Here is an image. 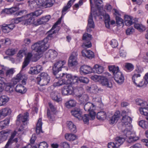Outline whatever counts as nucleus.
Here are the masks:
<instances>
[{"mask_svg":"<svg viewBox=\"0 0 148 148\" xmlns=\"http://www.w3.org/2000/svg\"><path fill=\"white\" fill-rule=\"evenodd\" d=\"M48 41V38H46L32 46V50L36 52L35 54L36 59L33 60L34 62H36L39 58L40 55L49 47Z\"/></svg>","mask_w":148,"mask_h":148,"instance_id":"1","label":"nucleus"},{"mask_svg":"<svg viewBox=\"0 0 148 148\" xmlns=\"http://www.w3.org/2000/svg\"><path fill=\"white\" fill-rule=\"evenodd\" d=\"M141 71L139 68H137L134 71L132 76V80L135 86L138 87L142 88L144 85V83L140 77V74Z\"/></svg>","mask_w":148,"mask_h":148,"instance_id":"2","label":"nucleus"},{"mask_svg":"<svg viewBox=\"0 0 148 148\" xmlns=\"http://www.w3.org/2000/svg\"><path fill=\"white\" fill-rule=\"evenodd\" d=\"M123 134L126 136V141L128 143H132L139 140V137L134 132H132L128 129H125L123 132Z\"/></svg>","mask_w":148,"mask_h":148,"instance_id":"3","label":"nucleus"},{"mask_svg":"<svg viewBox=\"0 0 148 148\" xmlns=\"http://www.w3.org/2000/svg\"><path fill=\"white\" fill-rule=\"evenodd\" d=\"M50 78L49 76L46 73L42 72L40 74V77L36 78L37 82L40 86L47 85L49 82Z\"/></svg>","mask_w":148,"mask_h":148,"instance_id":"4","label":"nucleus"},{"mask_svg":"<svg viewBox=\"0 0 148 148\" xmlns=\"http://www.w3.org/2000/svg\"><path fill=\"white\" fill-rule=\"evenodd\" d=\"M95 107L93 104L90 102L87 103L84 106V109L86 111L90 112L89 114L91 120L94 119L96 115V113L93 111L95 108Z\"/></svg>","mask_w":148,"mask_h":148,"instance_id":"5","label":"nucleus"},{"mask_svg":"<svg viewBox=\"0 0 148 148\" xmlns=\"http://www.w3.org/2000/svg\"><path fill=\"white\" fill-rule=\"evenodd\" d=\"M24 127L23 126H21L18 129L17 132L16 131H14V132L12 134L10 138L8 141L5 146V148H10L9 147V145L12 143V139L15 137L16 134L17 133L18 135L20 136L23 134L24 132Z\"/></svg>","mask_w":148,"mask_h":148,"instance_id":"6","label":"nucleus"},{"mask_svg":"<svg viewBox=\"0 0 148 148\" xmlns=\"http://www.w3.org/2000/svg\"><path fill=\"white\" fill-rule=\"evenodd\" d=\"M45 0H35L31 1L29 5L32 9L36 8H44Z\"/></svg>","mask_w":148,"mask_h":148,"instance_id":"7","label":"nucleus"},{"mask_svg":"<svg viewBox=\"0 0 148 148\" xmlns=\"http://www.w3.org/2000/svg\"><path fill=\"white\" fill-rule=\"evenodd\" d=\"M91 37V35L87 33H86L83 35V40L84 41V43L82 45V46L84 48H86L91 47V43L90 41Z\"/></svg>","mask_w":148,"mask_h":148,"instance_id":"8","label":"nucleus"},{"mask_svg":"<svg viewBox=\"0 0 148 148\" xmlns=\"http://www.w3.org/2000/svg\"><path fill=\"white\" fill-rule=\"evenodd\" d=\"M65 60L59 61L55 63L53 67V71L54 75H56L58 72L61 71L62 68L64 67V66L66 64Z\"/></svg>","mask_w":148,"mask_h":148,"instance_id":"9","label":"nucleus"},{"mask_svg":"<svg viewBox=\"0 0 148 148\" xmlns=\"http://www.w3.org/2000/svg\"><path fill=\"white\" fill-rule=\"evenodd\" d=\"M122 114L123 116L121 120L123 125L125 127H127L128 126L130 128H131L130 123L132 122L131 118L127 115L124 116L127 114L126 112L125 111H122Z\"/></svg>","mask_w":148,"mask_h":148,"instance_id":"10","label":"nucleus"},{"mask_svg":"<svg viewBox=\"0 0 148 148\" xmlns=\"http://www.w3.org/2000/svg\"><path fill=\"white\" fill-rule=\"evenodd\" d=\"M23 16L25 21V24L28 25L33 23L37 25V23H36L34 21L35 17L32 12Z\"/></svg>","mask_w":148,"mask_h":148,"instance_id":"11","label":"nucleus"},{"mask_svg":"<svg viewBox=\"0 0 148 148\" xmlns=\"http://www.w3.org/2000/svg\"><path fill=\"white\" fill-rule=\"evenodd\" d=\"M72 75L67 73H62L61 75H57L56 77L57 78H60L64 84H70V81L72 77Z\"/></svg>","mask_w":148,"mask_h":148,"instance_id":"12","label":"nucleus"},{"mask_svg":"<svg viewBox=\"0 0 148 148\" xmlns=\"http://www.w3.org/2000/svg\"><path fill=\"white\" fill-rule=\"evenodd\" d=\"M77 53L76 51L73 52L72 53L68 61V64L69 66H72L77 64Z\"/></svg>","mask_w":148,"mask_h":148,"instance_id":"13","label":"nucleus"},{"mask_svg":"<svg viewBox=\"0 0 148 148\" xmlns=\"http://www.w3.org/2000/svg\"><path fill=\"white\" fill-rule=\"evenodd\" d=\"M73 88L70 84H68L63 87L62 91V93L64 95H72L74 93Z\"/></svg>","mask_w":148,"mask_h":148,"instance_id":"14","label":"nucleus"},{"mask_svg":"<svg viewBox=\"0 0 148 148\" xmlns=\"http://www.w3.org/2000/svg\"><path fill=\"white\" fill-rule=\"evenodd\" d=\"M91 12L90 14L89 17L88 24L87 27V30L88 32H90L91 31V28H94L95 27L94 23L92 18V15L93 14L92 10L93 7L91 5Z\"/></svg>","mask_w":148,"mask_h":148,"instance_id":"15","label":"nucleus"},{"mask_svg":"<svg viewBox=\"0 0 148 148\" xmlns=\"http://www.w3.org/2000/svg\"><path fill=\"white\" fill-rule=\"evenodd\" d=\"M29 116V113L27 112L25 113L22 116L21 114L17 116L16 124L19 125L20 123L22 124L25 123L28 120Z\"/></svg>","mask_w":148,"mask_h":148,"instance_id":"16","label":"nucleus"},{"mask_svg":"<svg viewBox=\"0 0 148 148\" xmlns=\"http://www.w3.org/2000/svg\"><path fill=\"white\" fill-rule=\"evenodd\" d=\"M57 55V52L56 51L50 49L46 53L45 57L48 60H53L56 58Z\"/></svg>","mask_w":148,"mask_h":148,"instance_id":"17","label":"nucleus"},{"mask_svg":"<svg viewBox=\"0 0 148 148\" xmlns=\"http://www.w3.org/2000/svg\"><path fill=\"white\" fill-rule=\"evenodd\" d=\"M83 91L84 90L82 88H81L79 90H75L76 95L79 98L81 97V99L83 102H86L88 101V97L86 95H82Z\"/></svg>","mask_w":148,"mask_h":148,"instance_id":"18","label":"nucleus"},{"mask_svg":"<svg viewBox=\"0 0 148 148\" xmlns=\"http://www.w3.org/2000/svg\"><path fill=\"white\" fill-rule=\"evenodd\" d=\"M99 82L103 86L107 88H111L112 87V83L106 77L103 76L101 77Z\"/></svg>","mask_w":148,"mask_h":148,"instance_id":"19","label":"nucleus"},{"mask_svg":"<svg viewBox=\"0 0 148 148\" xmlns=\"http://www.w3.org/2000/svg\"><path fill=\"white\" fill-rule=\"evenodd\" d=\"M114 78L116 82L119 84H122L124 80V77L122 73L120 71L114 73Z\"/></svg>","mask_w":148,"mask_h":148,"instance_id":"20","label":"nucleus"},{"mask_svg":"<svg viewBox=\"0 0 148 148\" xmlns=\"http://www.w3.org/2000/svg\"><path fill=\"white\" fill-rule=\"evenodd\" d=\"M80 70L81 73L86 75L92 73V69L89 66L84 65L80 67Z\"/></svg>","mask_w":148,"mask_h":148,"instance_id":"21","label":"nucleus"},{"mask_svg":"<svg viewBox=\"0 0 148 148\" xmlns=\"http://www.w3.org/2000/svg\"><path fill=\"white\" fill-rule=\"evenodd\" d=\"M120 116V112L119 111H117L114 114L110 119V123L113 124L116 123L119 119Z\"/></svg>","mask_w":148,"mask_h":148,"instance_id":"22","label":"nucleus"},{"mask_svg":"<svg viewBox=\"0 0 148 148\" xmlns=\"http://www.w3.org/2000/svg\"><path fill=\"white\" fill-rule=\"evenodd\" d=\"M0 27L3 32L7 33L13 29L14 26L13 24L10 25L4 24L1 26Z\"/></svg>","mask_w":148,"mask_h":148,"instance_id":"23","label":"nucleus"},{"mask_svg":"<svg viewBox=\"0 0 148 148\" xmlns=\"http://www.w3.org/2000/svg\"><path fill=\"white\" fill-rule=\"evenodd\" d=\"M9 133L10 131L8 130L0 132V143L6 140Z\"/></svg>","mask_w":148,"mask_h":148,"instance_id":"24","label":"nucleus"},{"mask_svg":"<svg viewBox=\"0 0 148 148\" xmlns=\"http://www.w3.org/2000/svg\"><path fill=\"white\" fill-rule=\"evenodd\" d=\"M82 53L83 56L90 59L92 58L94 56L93 52L90 50L84 49L82 51Z\"/></svg>","mask_w":148,"mask_h":148,"instance_id":"25","label":"nucleus"},{"mask_svg":"<svg viewBox=\"0 0 148 148\" xmlns=\"http://www.w3.org/2000/svg\"><path fill=\"white\" fill-rule=\"evenodd\" d=\"M72 115L80 120L82 119L81 112L79 108H75L71 111Z\"/></svg>","mask_w":148,"mask_h":148,"instance_id":"26","label":"nucleus"},{"mask_svg":"<svg viewBox=\"0 0 148 148\" xmlns=\"http://www.w3.org/2000/svg\"><path fill=\"white\" fill-rule=\"evenodd\" d=\"M11 112L10 109L9 108H5L0 110V114L1 116L5 117L10 114Z\"/></svg>","mask_w":148,"mask_h":148,"instance_id":"27","label":"nucleus"},{"mask_svg":"<svg viewBox=\"0 0 148 148\" xmlns=\"http://www.w3.org/2000/svg\"><path fill=\"white\" fill-rule=\"evenodd\" d=\"M125 23L126 26H129L132 24L134 22L133 21L134 20L132 18L131 16L125 15L124 16Z\"/></svg>","mask_w":148,"mask_h":148,"instance_id":"28","label":"nucleus"},{"mask_svg":"<svg viewBox=\"0 0 148 148\" xmlns=\"http://www.w3.org/2000/svg\"><path fill=\"white\" fill-rule=\"evenodd\" d=\"M61 22V20L59 19L55 23L51 29L48 32V37H51L53 34L56 33V31L54 29L56 28L57 25L60 24Z\"/></svg>","mask_w":148,"mask_h":148,"instance_id":"29","label":"nucleus"},{"mask_svg":"<svg viewBox=\"0 0 148 148\" xmlns=\"http://www.w3.org/2000/svg\"><path fill=\"white\" fill-rule=\"evenodd\" d=\"M50 18V16L47 15L38 19L37 20V25L42 24H43V23L48 21Z\"/></svg>","mask_w":148,"mask_h":148,"instance_id":"30","label":"nucleus"},{"mask_svg":"<svg viewBox=\"0 0 148 148\" xmlns=\"http://www.w3.org/2000/svg\"><path fill=\"white\" fill-rule=\"evenodd\" d=\"M51 95L52 99L57 102H59L62 100L60 94L56 92H52L51 93Z\"/></svg>","mask_w":148,"mask_h":148,"instance_id":"31","label":"nucleus"},{"mask_svg":"<svg viewBox=\"0 0 148 148\" xmlns=\"http://www.w3.org/2000/svg\"><path fill=\"white\" fill-rule=\"evenodd\" d=\"M15 90L17 92L21 93H24L26 91L24 87L20 84H18L16 86L15 88Z\"/></svg>","mask_w":148,"mask_h":148,"instance_id":"32","label":"nucleus"},{"mask_svg":"<svg viewBox=\"0 0 148 148\" xmlns=\"http://www.w3.org/2000/svg\"><path fill=\"white\" fill-rule=\"evenodd\" d=\"M42 119L40 118L38 120L36 124V133L39 134L41 132H42Z\"/></svg>","mask_w":148,"mask_h":148,"instance_id":"33","label":"nucleus"},{"mask_svg":"<svg viewBox=\"0 0 148 148\" xmlns=\"http://www.w3.org/2000/svg\"><path fill=\"white\" fill-rule=\"evenodd\" d=\"M92 92L95 94L100 93L103 91V90L101 88H99L95 84L92 85L90 87Z\"/></svg>","mask_w":148,"mask_h":148,"instance_id":"34","label":"nucleus"},{"mask_svg":"<svg viewBox=\"0 0 148 148\" xmlns=\"http://www.w3.org/2000/svg\"><path fill=\"white\" fill-rule=\"evenodd\" d=\"M67 124L68 127L71 132L74 133L76 132V127L72 122L68 121Z\"/></svg>","mask_w":148,"mask_h":148,"instance_id":"35","label":"nucleus"},{"mask_svg":"<svg viewBox=\"0 0 148 148\" xmlns=\"http://www.w3.org/2000/svg\"><path fill=\"white\" fill-rule=\"evenodd\" d=\"M32 56V55L31 53H29L27 54L26 58L23 63L22 69L26 66L29 64V60Z\"/></svg>","mask_w":148,"mask_h":148,"instance_id":"36","label":"nucleus"},{"mask_svg":"<svg viewBox=\"0 0 148 148\" xmlns=\"http://www.w3.org/2000/svg\"><path fill=\"white\" fill-rule=\"evenodd\" d=\"M93 69L95 70V72L98 74L102 73L104 71L103 67L98 64L95 65L94 66Z\"/></svg>","mask_w":148,"mask_h":148,"instance_id":"37","label":"nucleus"},{"mask_svg":"<svg viewBox=\"0 0 148 148\" xmlns=\"http://www.w3.org/2000/svg\"><path fill=\"white\" fill-rule=\"evenodd\" d=\"M114 141L119 145V147L125 141L124 138L122 137L117 136L114 139Z\"/></svg>","mask_w":148,"mask_h":148,"instance_id":"38","label":"nucleus"},{"mask_svg":"<svg viewBox=\"0 0 148 148\" xmlns=\"http://www.w3.org/2000/svg\"><path fill=\"white\" fill-rule=\"evenodd\" d=\"M9 100V98L6 96L0 97V106L5 105Z\"/></svg>","mask_w":148,"mask_h":148,"instance_id":"39","label":"nucleus"},{"mask_svg":"<svg viewBox=\"0 0 148 148\" xmlns=\"http://www.w3.org/2000/svg\"><path fill=\"white\" fill-rule=\"evenodd\" d=\"M10 123V120L6 119L3 121H0V130L4 129L8 126Z\"/></svg>","mask_w":148,"mask_h":148,"instance_id":"40","label":"nucleus"},{"mask_svg":"<svg viewBox=\"0 0 148 148\" xmlns=\"http://www.w3.org/2000/svg\"><path fill=\"white\" fill-rule=\"evenodd\" d=\"M5 90L7 92L10 93L13 92L14 90V85L12 83H7L5 85Z\"/></svg>","mask_w":148,"mask_h":148,"instance_id":"41","label":"nucleus"},{"mask_svg":"<svg viewBox=\"0 0 148 148\" xmlns=\"http://www.w3.org/2000/svg\"><path fill=\"white\" fill-rule=\"evenodd\" d=\"M76 101L73 99H71L66 102L65 105L66 107L68 108L74 107L76 105Z\"/></svg>","mask_w":148,"mask_h":148,"instance_id":"42","label":"nucleus"},{"mask_svg":"<svg viewBox=\"0 0 148 148\" xmlns=\"http://www.w3.org/2000/svg\"><path fill=\"white\" fill-rule=\"evenodd\" d=\"M97 118L99 120H103L106 119V114L104 111H101L98 112L97 114Z\"/></svg>","mask_w":148,"mask_h":148,"instance_id":"43","label":"nucleus"},{"mask_svg":"<svg viewBox=\"0 0 148 148\" xmlns=\"http://www.w3.org/2000/svg\"><path fill=\"white\" fill-rule=\"evenodd\" d=\"M65 138L69 141H73L75 140L77 136L75 135L71 134H66L65 135Z\"/></svg>","mask_w":148,"mask_h":148,"instance_id":"44","label":"nucleus"},{"mask_svg":"<svg viewBox=\"0 0 148 148\" xmlns=\"http://www.w3.org/2000/svg\"><path fill=\"white\" fill-rule=\"evenodd\" d=\"M74 1H73V0H70L69 1L67 5L64 7L62 10V14L64 15L65 14V12H66L69 8L71 7L72 4L73 3Z\"/></svg>","mask_w":148,"mask_h":148,"instance_id":"45","label":"nucleus"},{"mask_svg":"<svg viewBox=\"0 0 148 148\" xmlns=\"http://www.w3.org/2000/svg\"><path fill=\"white\" fill-rule=\"evenodd\" d=\"M134 27L140 32H143L145 29V27L142 25L139 24H135Z\"/></svg>","mask_w":148,"mask_h":148,"instance_id":"46","label":"nucleus"},{"mask_svg":"<svg viewBox=\"0 0 148 148\" xmlns=\"http://www.w3.org/2000/svg\"><path fill=\"white\" fill-rule=\"evenodd\" d=\"M109 69L110 71H111L113 73L114 75L118 72H119V68L118 66L116 67L114 66H108Z\"/></svg>","mask_w":148,"mask_h":148,"instance_id":"47","label":"nucleus"},{"mask_svg":"<svg viewBox=\"0 0 148 148\" xmlns=\"http://www.w3.org/2000/svg\"><path fill=\"white\" fill-rule=\"evenodd\" d=\"M44 8L50 7L52 6L53 3V0H45Z\"/></svg>","mask_w":148,"mask_h":148,"instance_id":"48","label":"nucleus"},{"mask_svg":"<svg viewBox=\"0 0 148 148\" xmlns=\"http://www.w3.org/2000/svg\"><path fill=\"white\" fill-rule=\"evenodd\" d=\"M79 77H78L76 75H72V77L70 81L71 83L76 84H77L79 83Z\"/></svg>","mask_w":148,"mask_h":148,"instance_id":"49","label":"nucleus"},{"mask_svg":"<svg viewBox=\"0 0 148 148\" xmlns=\"http://www.w3.org/2000/svg\"><path fill=\"white\" fill-rule=\"evenodd\" d=\"M139 125L143 129H145L148 127L147 123L144 120H142L138 122Z\"/></svg>","mask_w":148,"mask_h":148,"instance_id":"50","label":"nucleus"},{"mask_svg":"<svg viewBox=\"0 0 148 148\" xmlns=\"http://www.w3.org/2000/svg\"><path fill=\"white\" fill-rule=\"evenodd\" d=\"M125 67L127 71L128 72H130L133 70L134 68V66L131 63H126L125 65Z\"/></svg>","mask_w":148,"mask_h":148,"instance_id":"51","label":"nucleus"},{"mask_svg":"<svg viewBox=\"0 0 148 148\" xmlns=\"http://www.w3.org/2000/svg\"><path fill=\"white\" fill-rule=\"evenodd\" d=\"M148 109L139 108V111L141 114L148 117Z\"/></svg>","mask_w":148,"mask_h":148,"instance_id":"52","label":"nucleus"},{"mask_svg":"<svg viewBox=\"0 0 148 148\" xmlns=\"http://www.w3.org/2000/svg\"><path fill=\"white\" fill-rule=\"evenodd\" d=\"M108 148H119V145L114 141V142H110L108 144Z\"/></svg>","mask_w":148,"mask_h":148,"instance_id":"53","label":"nucleus"},{"mask_svg":"<svg viewBox=\"0 0 148 148\" xmlns=\"http://www.w3.org/2000/svg\"><path fill=\"white\" fill-rule=\"evenodd\" d=\"M90 117V119H90L91 118L90 115H89L88 114H85L82 117V119H81L80 120L82 119L85 123H87L89 121Z\"/></svg>","mask_w":148,"mask_h":148,"instance_id":"54","label":"nucleus"},{"mask_svg":"<svg viewBox=\"0 0 148 148\" xmlns=\"http://www.w3.org/2000/svg\"><path fill=\"white\" fill-rule=\"evenodd\" d=\"M29 73L31 74H37L39 73L37 70L36 67H31L30 68V71H29Z\"/></svg>","mask_w":148,"mask_h":148,"instance_id":"55","label":"nucleus"},{"mask_svg":"<svg viewBox=\"0 0 148 148\" xmlns=\"http://www.w3.org/2000/svg\"><path fill=\"white\" fill-rule=\"evenodd\" d=\"M102 76H98L97 75H94L92 76L91 77V78L92 79L95 81H99L101 80V77Z\"/></svg>","mask_w":148,"mask_h":148,"instance_id":"56","label":"nucleus"},{"mask_svg":"<svg viewBox=\"0 0 148 148\" xmlns=\"http://www.w3.org/2000/svg\"><path fill=\"white\" fill-rule=\"evenodd\" d=\"M34 14L35 17H38L41 15L43 12V11L41 10H39L35 11L34 12H32Z\"/></svg>","mask_w":148,"mask_h":148,"instance_id":"57","label":"nucleus"},{"mask_svg":"<svg viewBox=\"0 0 148 148\" xmlns=\"http://www.w3.org/2000/svg\"><path fill=\"white\" fill-rule=\"evenodd\" d=\"M89 81V79L87 77H79V82L84 83L87 84Z\"/></svg>","mask_w":148,"mask_h":148,"instance_id":"58","label":"nucleus"},{"mask_svg":"<svg viewBox=\"0 0 148 148\" xmlns=\"http://www.w3.org/2000/svg\"><path fill=\"white\" fill-rule=\"evenodd\" d=\"M6 54L9 56H12L15 53V51L13 49H8L5 52Z\"/></svg>","mask_w":148,"mask_h":148,"instance_id":"59","label":"nucleus"},{"mask_svg":"<svg viewBox=\"0 0 148 148\" xmlns=\"http://www.w3.org/2000/svg\"><path fill=\"white\" fill-rule=\"evenodd\" d=\"M14 73V69H11L6 71L5 75L7 77H10Z\"/></svg>","mask_w":148,"mask_h":148,"instance_id":"60","label":"nucleus"},{"mask_svg":"<svg viewBox=\"0 0 148 148\" xmlns=\"http://www.w3.org/2000/svg\"><path fill=\"white\" fill-rule=\"evenodd\" d=\"M110 44L113 48L116 47L118 45L117 42L115 39L112 40L110 42Z\"/></svg>","mask_w":148,"mask_h":148,"instance_id":"61","label":"nucleus"},{"mask_svg":"<svg viewBox=\"0 0 148 148\" xmlns=\"http://www.w3.org/2000/svg\"><path fill=\"white\" fill-rule=\"evenodd\" d=\"M22 21H24L23 16L20 17L16 18L14 19V22L16 24H17Z\"/></svg>","mask_w":148,"mask_h":148,"instance_id":"62","label":"nucleus"},{"mask_svg":"<svg viewBox=\"0 0 148 148\" xmlns=\"http://www.w3.org/2000/svg\"><path fill=\"white\" fill-rule=\"evenodd\" d=\"M48 147V144L45 142L40 143L39 145V148H47Z\"/></svg>","mask_w":148,"mask_h":148,"instance_id":"63","label":"nucleus"},{"mask_svg":"<svg viewBox=\"0 0 148 148\" xmlns=\"http://www.w3.org/2000/svg\"><path fill=\"white\" fill-rule=\"evenodd\" d=\"M116 23L118 24H121L123 23V20L119 16H116Z\"/></svg>","mask_w":148,"mask_h":148,"instance_id":"64","label":"nucleus"}]
</instances>
